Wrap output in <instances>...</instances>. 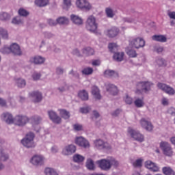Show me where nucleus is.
I'll use <instances>...</instances> for the list:
<instances>
[{
    "label": "nucleus",
    "instance_id": "obj_1",
    "mask_svg": "<svg viewBox=\"0 0 175 175\" xmlns=\"http://www.w3.org/2000/svg\"><path fill=\"white\" fill-rule=\"evenodd\" d=\"M96 163L102 170L105 171L110 170V169H111V166L117 167V166H118L120 164L114 157H109L107 159H103L98 160L96 161Z\"/></svg>",
    "mask_w": 175,
    "mask_h": 175
},
{
    "label": "nucleus",
    "instance_id": "obj_2",
    "mask_svg": "<svg viewBox=\"0 0 175 175\" xmlns=\"http://www.w3.org/2000/svg\"><path fill=\"white\" fill-rule=\"evenodd\" d=\"M85 28L90 32L98 35V23H96L95 16L91 15L88 18Z\"/></svg>",
    "mask_w": 175,
    "mask_h": 175
},
{
    "label": "nucleus",
    "instance_id": "obj_3",
    "mask_svg": "<svg viewBox=\"0 0 175 175\" xmlns=\"http://www.w3.org/2000/svg\"><path fill=\"white\" fill-rule=\"evenodd\" d=\"M154 84L150 81H141L138 82L137 84V90L135 91L136 94H148L151 91V86Z\"/></svg>",
    "mask_w": 175,
    "mask_h": 175
},
{
    "label": "nucleus",
    "instance_id": "obj_4",
    "mask_svg": "<svg viewBox=\"0 0 175 175\" xmlns=\"http://www.w3.org/2000/svg\"><path fill=\"white\" fill-rule=\"evenodd\" d=\"M108 49L111 53H113V59L117 62H121L124 59V52H117L118 50V46L116 43H110L108 45Z\"/></svg>",
    "mask_w": 175,
    "mask_h": 175
},
{
    "label": "nucleus",
    "instance_id": "obj_5",
    "mask_svg": "<svg viewBox=\"0 0 175 175\" xmlns=\"http://www.w3.org/2000/svg\"><path fill=\"white\" fill-rule=\"evenodd\" d=\"M33 139H35V134L32 132H29L26 135L25 137L21 140V143L26 148H33L36 146Z\"/></svg>",
    "mask_w": 175,
    "mask_h": 175
},
{
    "label": "nucleus",
    "instance_id": "obj_6",
    "mask_svg": "<svg viewBox=\"0 0 175 175\" xmlns=\"http://www.w3.org/2000/svg\"><path fill=\"white\" fill-rule=\"evenodd\" d=\"M160 148L162 150L163 154L166 157H172L173 155V148H172V146L169 143L161 142L160 143Z\"/></svg>",
    "mask_w": 175,
    "mask_h": 175
},
{
    "label": "nucleus",
    "instance_id": "obj_7",
    "mask_svg": "<svg viewBox=\"0 0 175 175\" xmlns=\"http://www.w3.org/2000/svg\"><path fill=\"white\" fill-rule=\"evenodd\" d=\"M76 5L79 9L85 12H90L92 9V5L88 0H77Z\"/></svg>",
    "mask_w": 175,
    "mask_h": 175
},
{
    "label": "nucleus",
    "instance_id": "obj_8",
    "mask_svg": "<svg viewBox=\"0 0 175 175\" xmlns=\"http://www.w3.org/2000/svg\"><path fill=\"white\" fill-rule=\"evenodd\" d=\"M157 87H158V88H159V90H161V91H163L165 94H167V95H174L175 94L174 88L170 87L168 85H166V83L159 82L157 83Z\"/></svg>",
    "mask_w": 175,
    "mask_h": 175
},
{
    "label": "nucleus",
    "instance_id": "obj_9",
    "mask_svg": "<svg viewBox=\"0 0 175 175\" xmlns=\"http://www.w3.org/2000/svg\"><path fill=\"white\" fill-rule=\"evenodd\" d=\"M128 133L131 135V137L139 142V143H143L144 142V135L140 133L139 131H136L131 128H129Z\"/></svg>",
    "mask_w": 175,
    "mask_h": 175
},
{
    "label": "nucleus",
    "instance_id": "obj_10",
    "mask_svg": "<svg viewBox=\"0 0 175 175\" xmlns=\"http://www.w3.org/2000/svg\"><path fill=\"white\" fill-rule=\"evenodd\" d=\"M34 166H42L44 163V157L42 155L36 154L30 160Z\"/></svg>",
    "mask_w": 175,
    "mask_h": 175
},
{
    "label": "nucleus",
    "instance_id": "obj_11",
    "mask_svg": "<svg viewBox=\"0 0 175 175\" xmlns=\"http://www.w3.org/2000/svg\"><path fill=\"white\" fill-rule=\"evenodd\" d=\"M29 121L28 117L24 116H16L14 119V123L18 126H24Z\"/></svg>",
    "mask_w": 175,
    "mask_h": 175
},
{
    "label": "nucleus",
    "instance_id": "obj_12",
    "mask_svg": "<svg viewBox=\"0 0 175 175\" xmlns=\"http://www.w3.org/2000/svg\"><path fill=\"white\" fill-rule=\"evenodd\" d=\"M130 43L132 47L135 49H140V47H144L146 45V41L141 38H135Z\"/></svg>",
    "mask_w": 175,
    "mask_h": 175
},
{
    "label": "nucleus",
    "instance_id": "obj_13",
    "mask_svg": "<svg viewBox=\"0 0 175 175\" xmlns=\"http://www.w3.org/2000/svg\"><path fill=\"white\" fill-rule=\"evenodd\" d=\"M75 143L79 147H83V148H90V142L85 138L83 137H77L75 139Z\"/></svg>",
    "mask_w": 175,
    "mask_h": 175
},
{
    "label": "nucleus",
    "instance_id": "obj_14",
    "mask_svg": "<svg viewBox=\"0 0 175 175\" xmlns=\"http://www.w3.org/2000/svg\"><path fill=\"white\" fill-rule=\"evenodd\" d=\"M140 124L141 126L146 129L148 132H151L152 129H154V126H152V124L151 122L147 120L146 118H142L140 120Z\"/></svg>",
    "mask_w": 175,
    "mask_h": 175
},
{
    "label": "nucleus",
    "instance_id": "obj_15",
    "mask_svg": "<svg viewBox=\"0 0 175 175\" xmlns=\"http://www.w3.org/2000/svg\"><path fill=\"white\" fill-rule=\"evenodd\" d=\"M94 146L96 147L98 150H109L110 148V146L108 143L105 142L103 139H98L94 141Z\"/></svg>",
    "mask_w": 175,
    "mask_h": 175
},
{
    "label": "nucleus",
    "instance_id": "obj_16",
    "mask_svg": "<svg viewBox=\"0 0 175 175\" xmlns=\"http://www.w3.org/2000/svg\"><path fill=\"white\" fill-rule=\"evenodd\" d=\"M76 152V146L73 144H70L66 146L62 150L63 155H72V154H75Z\"/></svg>",
    "mask_w": 175,
    "mask_h": 175
},
{
    "label": "nucleus",
    "instance_id": "obj_17",
    "mask_svg": "<svg viewBox=\"0 0 175 175\" xmlns=\"http://www.w3.org/2000/svg\"><path fill=\"white\" fill-rule=\"evenodd\" d=\"M30 98H32L35 103H39L42 102V93L39 91L31 92L29 94Z\"/></svg>",
    "mask_w": 175,
    "mask_h": 175
},
{
    "label": "nucleus",
    "instance_id": "obj_18",
    "mask_svg": "<svg viewBox=\"0 0 175 175\" xmlns=\"http://www.w3.org/2000/svg\"><path fill=\"white\" fill-rule=\"evenodd\" d=\"M48 115L49 116L50 120H51V121H53V122H54L55 124H61V117L58 116V115H57V113H55V111H48Z\"/></svg>",
    "mask_w": 175,
    "mask_h": 175
},
{
    "label": "nucleus",
    "instance_id": "obj_19",
    "mask_svg": "<svg viewBox=\"0 0 175 175\" xmlns=\"http://www.w3.org/2000/svg\"><path fill=\"white\" fill-rule=\"evenodd\" d=\"M1 120L6 122V124H13L14 122L13 115L9 112H5L1 115Z\"/></svg>",
    "mask_w": 175,
    "mask_h": 175
},
{
    "label": "nucleus",
    "instance_id": "obj_20",
    "mask_svg": "<svg viewBox=\"0 0 175 175\" xmlns=\"http://www.w3.org/2000/svg\"><path fill=\"white\" fill-rule=\"evenodd\" d=\"M145 167L150 170V172H159V167H158L157 164L151 161H147L145 162Z\"/></svg>",
    "mask_w": 175,
    "mask_h": 175
},
{
    "label": "nucleus",
    "instance_id": "obj_21",
    "mask_svg": "<svg viewBox=\"0 0 175 175\" xmlns=\"http://www.w3.org/2000/svg\"><path fill=\"white\" fill-rule=\"evenodd\" d=\"M107 92H109L111 95L113 96L118 95V89L117 88V86L111 83H108L107 85Z\"/></svg>",
    "mask_w": 175,
    "mask_h": 175
},
{
    "label": "nucleus",
    "instance_id": "obj_22",
    "mask_svg": "<svg viewBox=\"0 0 175 175\" xmlns=\"http://www.w3.org/2000/svg\"><path fill=\"white\" fill-rule=\"evenodd\" d=\"M10 51L14 55H21V49H20V46L18 44L14 43L10 46Z\"/></svg>",
    "mask_w": 175,
    "mask_h": 175
},
{
    "label": "nucleus",
    "instance_id": "obj_23",
    "mask_svg": "<svg viewBox=\"0 0 175 175\" xmlns=\"http://www.w3.org/2000/svg\"><path fill=\"white\" fill-rule=\"evenodd\" d=\"M44 61H46V59L42 56H35L30 59V62H33L36 65H40L44 64Z\"/></svg>",
    "mask_w": 175,
    "mask_h": 175
},
{
    "label": "nucleus",
    "instance_id": "obj_24",
    "mask_svg": "<svg viewBox=\"0 0 175 175\" xmlns=\"http://www.w3.org/2000/svg\"><path fill=\"white\" fill-rule=\"evenodd\" d=\"M120 29L117 27H112L111 29L107 30V35L109 38H116L118 35Z\"/></svg>",
    "mask_w": 175,
    "mask_h": 175
},
{
    "label": "nucleus",
    "instance_id": "obj_25",
    "mask_svg": "<svg viewBox=\"0 0 175 175\" xmlns=\"http://www.w3.org/2000/svg\"><path fill=\"white\" fill-rule=\"evenodd\" d=\"M70 18H71V21H72V23L75 24V25H82L83 19L80 18V16L77 15L72 14L70 16Z\"/></svg>",
    "mask_w": 175,
    "mask_h": 175
},
{
    "label": "nucleus",
    "instance_id": "obj_26",
    "mask_svg": "<svg viewBox=\"0 0 175 175\" xmlns=\"http://www.w3.org/2000/svg\"><path fill=\"white\" fill-rule=\"evenodd\" d=\"M104 75L105 77H118V72L113 70H106L104 72Z\"/></svg>",
    "mask_w": 175,
    "mask_h": 175
},
{
    "label": "nucleus",
    "instance_id": "obj_27",
    "mask_svg": "<svg viewBox=\"0 0 175 175\" xmlns=\"http://www.w3.org/2000/svg\"><path fill=\"white\" fill-rule=\"evenodd\" d=\"M30 121H31L33 126H35V125H39V124H40V122H42V117H40L39 116H32L30 118Z\"/></svg>",
    "mask_w": 175,
    "mask_h": 175
},
{
    "label": "nucleus",
    "instance_id": "obj_28",
    "mask_svg": "<svg viewBox=\"0 0 175 175\" xmlns=\"http://www.w3.org/2000/svg\"><path fill=\"white\" fill-rule=\"evenodd\" d=\"M92 94L96 99H100V98H102L99 88H98L96 86H93L92 88Z\"/></svg>",
    "mask_w": 175,
    "mask_h": 175
},
{
    "label": "nucleus",
    "instance_id": "obj_29",
    "mask_svg": "<svg viewBox=\"0 0 175 175\" xmlns=\"http://www.w3.org/2000/svg\"><path fill=\"white\" fill-rule=\"evenodd\" d=\"M152 40H155L156 42H161V43H165V42H167V38H166L165 36L154 35L152 36Z\"/></svg>",
    "mask_w": 175,
    "mask_h": 175
},
{
    "label": "nucleus",
    "instance_id": "obj_30",
    "mask_svg": "<svg viewBox=\"0 0 175 175\" xmlns=\"http://www.w3.org/2000/svg\"><path fill=\"white\" fill-rule=\"evenodd\" d=\"M16 85L18 87V88H24L25 85H27V81H25L24 79L18 78L15 80Z\"/></svg>",
    "mask_w": 175,
    "mask_h": 175
},
{
    "label": "nucleus",
    "instance_id": "obj_31",
    "mask_svg": "<svg viewBox=\"0 0 175 175\" xmlns=\"http://www.w3.org/2000/svg\"><path fill=\"white\" fill-rule=\"evenodd\" d=\"M57 24L60 25H68L69 24V19L65 16H60L56 20Z\"/></svg>",
    "mask_w": 175,
    "mask_h": 175
},
{
    "label": "nucleus",
    "instance_id": "obj_32",
    "mask_svg": "<svg viewBox=\"0 0 175 175\" xmlns=\"http://www.w3.org/2000/svg\"><path fill=\"white\" fill-rule=\"evenodd\" d=\"M82 53L83 54H84V55H85L86 57H88L90 55H94V54L95 53V51L91 47H86L82 50Z\"/></svg>",
    "mask_w": 175,
    "mask_h": 175
},
{
    "label": "nucleus",
    "instance_id": "obj_33",
    "mask_svg": "<svg viewBox=\"0 0 175 175\" xmlns=\"http://www.w3.org/2000/svg\"><path fill=\"white\" fill-rule=\"evenodd\" d=\"M78 96L81 100H88V92L84 90L79 92Z\"/></svg>",
    "mask_w": 175,
    "mask_h": 175
},
{
    "label": "nucleus",
    "instance_id": "obj_34",
    "mask_svg": "<svg viewBox=\"0 0 175 175\" xmlns=\"http://www.w3.org/2000/svg\"><path fill=\"white\" fill-rule=\"evenodd\" d=\"M59 111L62 118H64V120H69V118H70V113L69 111L65 109H59Z\"/></svg>",
    "mask_w": 175,
    "mask_h": 175
},
{
    "label": "nucleus",
    "instance_id": "obj_35",
    "mask_svg": "<svg viewBox=\"0 0 175 175\" xmlns=\"http://www.w3.org/2000/svg\"><path fill=\"white\" fill-rule=\"evenodd\" d=\"M44 173L45 175H58V172L51 167H46L44 169Z\"/></svg>",
    "mask_w": 175,
    "mask_h": 175
},
{
    "label": "nucleus",
    "instance_id": "obj_36",
    "mask_svg": "<svg viewBox=\"0 0 175 175\" xmlns=\"http://www.w3.org/2000/svg\"><path fill=\"white\" fill-rule=\"evenodd\" d=\"M84 159H85V158L79 154H76L73 156V161L77 163H81V162H84Z\"/></svg>",
    "mask_w": 175,
    "mask_h": 175
},
{
    "label": "nucleus",
    "instance_id": "obj_37",
    "mask_svg": "<svg viewBox=\"0 0 175 175\" xmlns=\"http://www.w3.org/2000/svg\"><path fill=\"white\" fill-rule=\"evenodd\" d=\"M162 172L165 175H174V171L170 167H163Z\"/></svg>",
    "mask_w": 175,
    "mask_h": 175
},
{
    "label": "nucleus",
    "instance_id": "obj_38",
    "mask_svg": "<svg viewBox=\"0 0 175 175\" xmlns=\"http://www.w3.org/2000/svg\"><path fill=\"white\" fill-rule=\"evenodd\" d=\"M86 167L88 170H95V164L94 161L91 159H88L86 162Z\"/></svg>",
    "mask_w": 175,
    "mask_h": 175
},
{
    "label": "nucleus",
    "instance_id": "obj_39",
    "mask_svg": "<svg viewBox=\"0 0 175 175\" xmlns=\"http://www.w3.org/2000/svg\"><path fill=\"white\" fill-rule=\"evenodd\" d=\"M0 36H1L2 39H9V33L8 32V30L0 27Z\"/></svg>",
    "mask_w": 175,
    "mask_h": 175
},
{
    "label": "nucleus",
    "instance_id": "obj_40",
    "mask_svg": "<svg viewBox=\"0 0 175 175\" xmlns=\"http://www.w3.org/2000/svg\"><path fill=\"white\" fill-rule=\"evenodd\" d=\"M35 3L36 5H37V6H39L40 8H43L49 5V0H36Z\"/></svg>",
    "mask_w": 175,
    "mask_h": 175
},
{
    "label": "nucleus",
    "instance_id": "obj_41",
    "mask_svg": "<svg viewBox=\"0 0 175 175\" xmlns=\"http://www.w3.org/2000/svg\"><path fill=\"white\" fill-rule=\"evenodd\" d=\"M8 159H9V155L2 150H0V161L5 162Z\"/></svg>",
    "mask_w": 175,
    "mask_h": 175
},
{
    "label": "nucleus",
    "instance_id": "obj_42",
    "mask_svg": "<svg viewBox=\"0 0 175 175\" xmlns=\"http://www.w3.org/2000/svg\"><path fill=\"white\" fill-rule=\"evenodd\" d=\"M19 17H27L29 16V12L24 8H20L18 11Z\"/></svg>",
    "mask_w": 175,
    "mask_h": 175
},
{
    "label": "nucleus",
    "instance_id": "obj_43",
    "mask_svg": "<svg viewBox=\"0 0 175 175\" xmlns=\"http://www.w3.org/2000/svg\"><path fill=\"white\" fill-rule=\"evenodd\" d=\"M143 162H144L143 159H138L133 163V166L134 167H139V168L142 167Z\"/></svg>",
    "mask_w": 175,
    "mask_h": 175
},
{
    "label": "nucleus",
    "instance_id": "obj_44",
    "mask_svg": "<svg viewBox=\"0 0 175 175\" xmlns=\"http://www.w3.org/2000/svg\"><path fill=\"white\" fill-rule=\"evenodd\" d=\"M0 20L1 21H8L10 20V15L6 12H0Z\"/></svg>",
    "mask_w": 175,
    "mask_h": 175
},
{
    "label": "nucleus",
    "instance_id": "obj_45",
    "mask_svg": "<svg viewBox=\"0 0 175 175\" xmlns=\"http://www.w3.org/2000/svg\"><path fill=\"white\" fill-rule=\"evenodd\" d=\"M72 6V0H63V9L68 10L69 8Z\"/></svg>",
    "mask_w": 175,
    "mask_h": 175
},
{
    "label": "nucleus",
    "instance_id": "obj_46",
    "mask_svg": "<svg viewBox=\"0 0 175 175\" xmlns=\"http://www.w3.org/2000/svg\"><path fill=\"white\" fill-rule=\"evenodd\" d=\"M12 24H15L16 25H18L19 24H23L24 21L21 19V16H16L12 21Z\"/></svg>",
    "mask_w": 175,
    "mask_h": 175
},
{
    "label": "nucleus",
    "instance_id": "obj_47",
    "mask_svg": "<svg viewBox=\"0 0 175 175\" xmlns=\"http://www.w3.org/2000/svg\"><path fill=\"white\" fill-rule=\"evenodd\" d=\"M126 54L130 58H136L137 57V53H136V51L133 49H129L126 51Z\"/></svg>",
    "mask_w": 175,
    "mask_h": 175
},
{
    "label": "nucleus",
    "instance_id": "obj_48",
    "mask_svg": "<svg viewBox=\"0 0 175 175\" xmlns=\"http://www.w3.org/2000/svg\"><path fill=\"white\" fill-rule=\"evenodd\" d=\"M134 105H135L136 107H143L144 106V102L142 99L137 98L134 101Z\"/></svg>",
    "mask_w": 175,
    "mask_h": 175
},
{
    "label": "nucleus",
    "instance_id": "obj_49",
    "mask_svg": "<svg viewBox=\"0 0 175 175\" xmlns=\"http://www.w3.org/2000/svg\"><path fill=\"white\" fill-rule=\"evenodd\" d=\"M93 72H94V69L90 67L85 68L82 70L83 75H92Z\"/></svg>",
    "mask_w": 175,
    "mask_h": 175
},
{
    "label": "nucleus",
    "instance_id": "obj_50",
    "mask_svg": "<svg viewBox=\"0 0 175 175\" xmlns=\"http://www.w3.org/2000/svg\"><path fill=\"white\" fill-rule=\"evenodd\" d=\"M31 77L34 81H38V80H40L42 74L40 72H35L32 74Z\"/></svg>",
    "mask_w": 175,
    "mask_h": 175
},
{
    "label": "nucleus",
    "instance_id": "obj_51",
    "mask_svg": "<svg viewBox=\"0 0 175 175\" xmlns=\"http://www.w3.org/2000/svg\"><path fill=\"white\" fill-rule=\"evenodd\" d=\"M0 51L1 53H2V54H10L11 53L10 46H5L4 47L0 49Z\"/></svg>",
    "mask_w": 175,
    "mask_h": 175
},
{
    "label": "nucleus",
    "instance_id": "obj_52",
    "mask_svg": "<svg viewBox=\"0 0 175 175\" xmlns=\"http://www.w3.org/2000/svg\"><path fill=\"white\" fill-rule=\"evenodd\" d=\"M105 13L109 18H113V17H114V12H113V10L111 8H106Z\"/></svg>",
    "mask_w": 175,
    "mask_h": 175
},
{
    "label": "nucleus",
    "instance_id": "obj_53",
    "mask_svg": "<svg viewBox=\"0 0 175 175\" xmlns=\"http://www.w3.org/2000/svg\"><path fill=\"white\" fill-rule=\"evenodd\" d=\"M69 75L72 76V77H74L75 79H77V80H79L80 79V75L77 71H75L73 70H71L69 72Z\"/></svg>",
    "mask_w": 175,
    "mask_h": 175
},
{
    "label": "nucleus",
    "instance_id": "obj_54",
    "mask_svg": "<svg viewBox=\"0 0 175 175\" xmlns=\"http://www.w3.org/2000/svg\"><path fill=\"white\" fill-rule=\"evenodd\" d=\"M157 64L159 66H166V61L162 58L157 59Z\"/></svg>",
    "mask_w": 175,
    "mask_h": 175
},
{
    "label": "nucleus",
    "instance_id": "obj_55",
    "mask_svg": "<svg viewBox=\"0 0 175 175\" xmlns=\"http://www.w3.org/2000/svg\"><path fill=\"white\" fill-rule=\"evenodd\" d=\"M65 72V69L64 68L59 66L56 68V75L58 76H62V75H64Z\"/></svg>",
    "mask_w": 175,
    "mask_h": 175
},
{
    "label": "nucleus",
    "instance_id": "obj_56",
    "mask_svg": "<svg viewBox=\"0 0 175 175\" xmlns=\"http://www.w3.org/2000/svg\"><path fill=\"white\" fill-rule=\"evenodd\" d=\"M73 128L75 131H77V132H79V131H83V125L80 124H73Z\"/></svg>",
    "mask_w": 175,
    "mask_h": 175
},
{
    "label": "nucleus",
    "instance_id": "obj_57",
    "mask_svg": "<svg viewBox=\"0 0 175 175\" xmlns=\"http://www.w3.org/2000/svg\"><path fill=\"white\" fill-rule=\"evenodd\" d=\"M54 37V34H53V33H50V32H44V38L45 39H52V38Z\"/></svg>",
    "mask_w": 175,
    "mask_h": 175
},
{
    "label": "nucleus",
    "instance_id": "obj_58",
    "mask_svg": "<svg viewBox=\"0 0 175 175\" xmlns=\"http://www.w3.org/2000/svg\"><path fill=\"white\" fill-rule=\"evenodd\" d=\"M69 86H68V85L65 84L64 86H61L57 88V90L59 92H65V91H66V90H68Z\"/></svg>",
    "mask_w": 175,
    "mask_h": 175
},
{
    "label": "nucleus",
    "instance_id": "obj_59",
    "mask_svg": "<svg viewBox=\"0 0 175 175\" xmlns=\"http://www.w3.org/2000/svg\"><path fill=\"white\" fill-rule=\"evenodd\" d=\"M124 100L127 105H132V103H133V100L132 99V98L129 97V96L128 95L126 96V98Z\"/></svg>",
    "mask_w": 175,
    "mask_h": 175
},
{
    "label": "nucleus",
    "instance_id": "obj_60",
    "mask_svg": "<svg viewBox=\"0 0 175 175\" xmlns=\"http://www.w3.org/2000/svg\"><path fill=\"white\" fill-rule=\"evenodd\" d=\"M90 111V108L88 107H82L80 109V112L83 114H87Z\"/></svg>",
    "mask_w": 175,
    "mask_h": 175
},
{
    "label": "nucleus",
    "instance_id": "obj_61",
    "mask_svg": "<svg viewBox=\"0 0 175 175\" xmlns=\"http://www.w3.org/2000/svg\"><path fill=\"white\" fill-rule=\"evenodd\" d=\"M48 24H49V25L54 26V25H57V21H55L53 19H49Z\"/></svg>",
    "mask_w": 175,
    "mask_h": 175
},
{
    "label": "nucleus",
    "instance_id": "obj_62",
    "mask_svg": "<svg viewBox=\"0 0 175 175\" xmlns=\"http://www.w3.org/2000/svg\"><path fill=\"white\" fill-rule=\"evenodd\" d=\"M120 113H121V109H118L111 113V116H113V117H117V116H118V114H120Z\"/></svg>",
    "mask_w": 175,
    "mask_h": 175
},
{
    "label": "nucleus",
    "instance_id": "obj_63",
    "mask_svg": "<svg viewBox=\"0 0 175 175\" xmlns=\"http://www.w3.org/2000/svg\"><path fill=\"white\" fill-rule=\"evenodd\" d=\"M124 23H133L135 20L131 18H123Z\"/></svg>",
    "mask_w": 175,
    "mask_h": 175
},
{
    "label": "nucleus",
    "instance_id": "obj_64",
    "mask_svg": "<svg viewBox=\"0 0 175 175\" xmlns=\"http://www.w3.org/2000/svg\"><path fill=\"white\" fill-rule=\"evenodd\" d=\"M168 113L171 116H175V108L171 107L168 109Z\"/></svg>",
    "mask_w": 175,
    "mask_h": 175
}]
</instances>
